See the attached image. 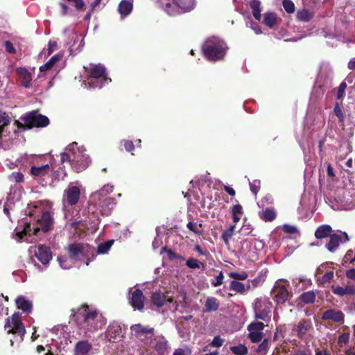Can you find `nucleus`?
I'll return each mask as SVG.
<instances>
[{
  "mask_svg": "<svg viewBox=\"0 0 355 355\" xmlns=\"http://www.w3.org/2000/svg\"><path fill=\"white\" fill-rule=\"evenodd\" d=\"M74 320L80 330L94 333L101 329L107 322L106 318L98 311L82 305L73 315Z\"/></svg>",
  "mask_w": 355,
  "mask_h": 355,
  "instance_id": "f257e3e1",
  "label": "nucleus"
},
{
  "mask_svg": "<svg viewBox=\"0 0 355 355\" xmlns=\"http://www.w3.org/2000/svg\"><path fill=\"white\" fill-rule=\"evenodd\" d=\"M227 49L226 43L223 40L216 37L208 38L202 46L205 58L211 62L223 60Z\"/></svg>",
  "mask_w": 355,
  "mask_h": 355,
  "instance_id": "f03ea898",
  "label": "nucleus"
},
{
  "mask_svg": "<svg viewBox=\"0 0 355 355\" xmlns=\"http://www.w3.org/2000/svg\"><path fill=\"white\" fill-rule=\"evenodd\" d=\"M87 70L89 76L85 82L90 88L101 89L111 81L107 76L105 67L101 64H91Z\"/></svg>",
  "mask_w": 355,
  "mask_h": 355,
  "instance_id": "7ed1b4c3",
  "label": "nucleus"
},
{
  "mask_svg": "<svg viewBox=\"0 0 355 355\" xmlns=\"http://www.w3.org/2000/svg\"><path fill=\"white\" fill-rule=\"evenodd\" d=\"M67 250L70 259L84 261L87 266L95 257V249L89 245L72 243L68 246Z\"/></svg>",
  "mask_w": 355,
  "mask_h": 355,
  "instance_id": "20e7f679",
  "label": "nucleus"
},
{
  "mask_svg": "<svg viewBox=\"0 0 355 355\" xmlns=\"http://www.w3.org/2000/svg\"><path fill=\"white\" fill-rule=\"evenodd\" d=\"M53 222L54 220L52 214L49 211H45L36 220V225H31V223H26L21 234L24 235H37L40 230L47 232L53 228Z\"/></svg>",
  "mask_w": 355,
  "mask_h": 355,
  "instance_id": "39448f33",
  "label": "nucleus"
},
{
  "mask_svg": "<svg viewBox=\"0 0 355 355\" xmlns=\"http://www.w3.org/2000/svg\"><path fill=\"white\" fill-rule=\"evenodd\" d=\"M76 142L69 145L67 148L69 151H72L71 167L76 173H80L85 170L90 164L89 157L83 153L79 149L77 151L74 150L73 146H76Z\"/></svg>",
  "mask_w": 355,
  "mask_h": 355,
  "instance_id": "423d86ee",
  "label": "nucleus"
},
{
  "mask_svg": "<svg viewBox=\"0 0 355 355\" xmlns=\"http://www.w3.org/2000/svg\"><path fill=\"white\" fill-rule=\"evenodd\" d=\"M28 127V129L33 128H44L49 124V119L47 116L38 114L37 111H31L23 115L20 118Z\"/></svg>",
  "mask_w": 355,
  "mask_h": 355,
  "instance_id": "0eeeda50",
  "label": "nucleus"
},
{
  "mask_svg": "<svg viewBox=\"0 0 355 355\" xmlns=\"http://www.w3.org/2000/svg\"><path fill=\"white\" fill-rule=\"evenodd\" d=\"M272 302L266 298H257L254 304V311L257 319L268 321L270 319Z\"/></svg>",
  "mask_w": 355,
  "mask_h": 355,
  "instance_id": "6e6552de",
  "label": "nucleus"
},
{
  "mask_svg": "<svg viewBox=\"0 0 355 355\" xmlns=\"http://www.w3.org/2000/svg\"><path fill=\"white\" fill-rule=\"evenodd\" d=\"M289 285H284L279 282H276L273 286L271 294L274 301L277 304H284L286 301L291 300L293 297L291 291H288Z\"/></svg>",
  "mask_w": 355,
  "mask_h": 355,
  "instance_id": "1a4fd4ad",
  "label": "nucleus"
},
{
  "mask_svg": "<svg viewBox=\"0 0 355 355\" xmlns=\"http://www.w3.org/2000/svg\"><path fill=\"white\" fill-rule=\"evenodd\" d=\"M4 328L8 334H18L22 337L26 333V329L18 313H14L11 318L6 319Z\"/></svg>",
  "mask_w": 355,
  "mask_h": 355,
  "instance_id": "9d476101",
  "label": "nucleus"
},
{
  "mask_svg": "<svg viewBox=\"0 0 355 355\" xmlns=\"http://www.w3.org/2000/svg\"><path fill=\"white\" fill-rule=\"evenodd\" d=\"M80 196V188L74 185L73 183H70L68 187L64 191V200L67 202L68 205L73 206L76 205Z\"/></svg>",
  "mask_w": 355,
  "mask_h": 355,
  "instance_id": "9b49d317",
  "label": "nucleus"
},
{
  "mask_svg": "<svg viewBox=\"0 0 355 355\" xmlns=\"http://www.w3.org/2000/svg\"><path fill=\"white\" fill-rule=\"evenodd\" d=\"M35 256L43 265H46L52 259V252L49 247L44 245H39L35 247Z\"/></svg>",
  "mask_w": 355,
  "mask_h": 355,
  "instance_id": "f8f14e48",
  "label": "nucleus"
},
{
  "mask_svg": "<svg viewBox=\"0 0 355 355\" xmlns=\"http://www.w3.org/2000/svg\"><path fill=\"white\" fill-rule=\"evenodd\" d=\"M155 341L153 348L158 355H166L168 353L169 344L167 339L163 336L159 335L153 337Z\"/></svg>",
  "mask_w": 355,
  "mask_h": 355,
  "instance_id": "ddd939ff",
  "label": "nucleus"
},
{
  "mask_svg": "<svg viewBox=\"0 0 355 355\" xmlns=\"http://www.w3.org/2000/svg\"><path fill=\"white\" fill-rule=\"evenodd\" d=\"M311 330H313V324L310 319L300 320L293 329L296 336L300 339H303Z\"/></svg>",
  "mask_w": 355,
  "mask_h": 355,
  "instance_id": "4468645a",
  "label": "nucleus"
},
{
  "mask_svg": "<svg viewBox=\"0 0 355 355\" xmlns=\"http://www.w3.org/2000/svg\"><path fill=\"white\" fill-rule=\"evenodd\" d=\"M130 329L135 332V337L139 340H144L143 336L149 335V338L155 336V329L149 326H144L141 324H135L131 326Z\"/></svg>",
  "mask_w": 355,
  "mask_h": 355,
  "instance_id": "2eb2a0df",
  "label": "nucleus"
},
{
  "mask_svg": "<svg viewBox=\"0 0 355 355\" xmlns=\"http://www.w3.org/2000/svg\"><path fill=\"white\" fill-rule=\"evenodd\" d=\"M145 297L140 289H136L132 293L130 304L135 310L141 311L144 307Z\"/></svg>",
  "mask_w": 355,
  "mask_h": 355,
  "instance_id": "dca6fc26",
  "label": "nucleus"
},
{
  "mask_svg": "<svg viewBox=\"0 0 355 355\" xmlns=\"http://www.w3.org/2000/svg\"><path fill=\"white\" fill-rule=\"evenodd\" d=\"M96 199L99 207L102 209V213L105 215H109L116 205V200L111 197H100V198Z\"/></svg>",
  "mask_w": 355,
  "mask_h": 355,
  "instance_id": "f3484780",
  "label": "nucleus"
},
{
  "mask_svg": "<svg viewBox=\"0 0 355 355\" xmlns=\"http://www.w3.org/2000/svg\"><path fill=\"white\" fill-rule=\"evenodd\" d=\"M345 315L341 311H336L335 309H328L325 311L322 315L323 320H331L334 322H344Z\"/></svg>",
  "mask_w": 355,
  "mask_h": 355,
  "instance_id": "a211bd4d",
  "label": "nucleus"
},
{
  "mask_svg": "<svg viewBox=\"0 0 355 355\" xmlns=\"http://www.w3.org/2000/svg\"><path fill=\"white\" fill-rule=\"evenodd\" d=\"M16 73L17 76L18 81L20 84L26 88L31 86V82L32 77L31 73L23 67H19L16 69Z\"/></svg>",
  "mask_w": 355,
  "mask_h": 355,
  "instance_id": "6ab92c4d",
  "label": "nucleus"
},
{
  "mask_svg": "<svg viewBox=\"0 0 355 355\" xmlns=\"http://www.w3.org/2000/svg\"><path fill=\"white\" fill-rule=\"evenodd\" d=\"M92 349V345L87 340H81L76 343L73 348L74 355H87Z\"/></svg>",
  "mask_w": 355,
  "mask_h": 355,
  "instance_id": "aec40b11",
  "label": "nucleus"
},
{
  "mask_svg": "<svg viewBox=\"0 0 355 355\" xmlns=\"http://www.w3.org/2000/svg\"><path fill=\"white\" fill-rule=\"evenodd\" d=\"M152 303L157 307H162L166 302L172 303L173 302V297H168L164 293L160 291L153 293L151 296Z\"/></svg>",
  "mask_w": 355,
  "mask_h": 355,
  "instance_id": "412c9836",
  "label": "nucleus"
},
{
  "mask_svg": "<svg viewBox=\"0 0 355 355\" xmlns=\"http://www.w3.org/2000/svg\"><path fill=\"white\" fill-rule=\"evenodd\" d=\"M159 1L165 12L171 16H175L183 12L180 11L181 9L173 1L172 3L170 2V0H159Z\"/></svg>",
  "mask_w": 355,
  "mask_h": 355,
  "instance_id": "4be33fe9",
  "label": "nucleus"
},
{
  "mask_svg": "<svg viewBox=\"0 0 355 355\" xmlns=\"http://www.w3.org/2000/svg\"><path fill=\"white\" fill-rule=\"evenodd\" d=\"M331 290L334 294L340 297L344 295H355V286L353 284H347L345 287L340 286H332Z\"/></svg>",
  "mask_w": 355,
  "mask_h": 355,
  "instance_id": "5701e85b",
  "label": "nucleus"
},
{
  "mask_svg": "<svg viewBox=\"0 0 355 355\" xmlns=\"http://www.w3.org/2000/svg\"><path fill=\"white\" fill-rule=\"evenodd\" d=\"M258 215L260 219L267 223L273 221L277 218V214L275 208L268 207L259 211Z\"/></svg>",
  "mask_w": 355,
  "mask_h": 355,
  "instance_id": "b1692460",
  "label": "nucleus"
},
{
  "mask_svg": "<svg viewBox=\"0 0 355 355\" xmlns=\"http://www.w3.org/2000/svg\"><path fill=\"white\" fill-rule=\"evenodd\" d=\"M51 167L49 164L42 165L40 166H32L31 173L34 177L43 178L49 173Z\"/></svg>",
  "mask_w": 355,
  "mask_h": 355,
  "instance_id": "393cba45",
  "label": "nucleus"
},
{
  "mask_svg": "<svg viewBox=\"0 0 355 355\" xmlns=\"http://www.w3.org/2000/svg\"><path fill=\"white\" fill-rule=\"evenodd\" d=\"M329 237L330 239L326 244V248L329 252H334L342 241L341 236L337 234H332Z\"/></svg>",
  "mask_w": 355,
  "mask_h": 355,
  "instance_id": "a878e982",
  "label": "nucleus"
},
{
  "mask_svg": "<svg viewBox=\"0 0 355 355\" xmlns=\"http://www.w3.org/2000/svg\"><path fill=\"white\" fill-rule=\"evenodd\" d=\"M332 228L329 225L319 226L315 232V236L318 239H322L330 236L332 234Z\"/></svg>",
  "mask_w": 355,
  "mask_h": 355,
  "instance_id": "bb28decb",
  "label": "nucleus"
},
{
  "mask_svg": "<svg viewBox=\"0 0 355 355\" xmlns=\"http://www.w3.org/2000/svg\"><path fill=\"white\" fill-rule=\"evenodd\" d=\"M219 301L214 297H208L205 304V312L216 311L219 308Z\"/></svg>",
  "mask_w": 355,
  "mask_h": 355,
  "instance_id": "cd10ccee",
  "label": "nucleus"
},
{
  "mask_svg": "<svg viewBox=\"0 0 355 355\" xmlns=\"http://www.w3.org/2000/svg\"><path fill=\"white\" fill-rule=\"evenodd\" d=\"M17 309H21L24 312L29 313L32 310V304L30 301L26 300L23 296L18 297L16 300Z\"/></svg>",
  "mask_w": 355,
  "mask_h": 355,
  "instance_id": "c85d7f7f",
  "label": "nucleus"
},
{
  "mask_svg": "<svg viewBox=\"0 0 355 355\" xmlns=\"http://www.w3.org/2000/svg\"><path fill=\"white\" fill-rule=\"evenodd\" d=\"M183 12H187L194 8V0H172Z\"/></svg>",
  "mask_w": 355,
  "mask_h": 355,
  "instance_id": "c756f323",
  "label": "nucleus"
},
{
  "mask_svg": "<svg viewBox=\"0 0 355 355\" xmlns=\"http://www.w3.org/2000/svg\"><path fill=\"white\" fill-rule=\"evenodd\" d=\"M132 3L128 0H122L118 6V10L121 16H128L132 10Z\"/></svg>",
  "mask_w": 355,
  "mask_h": 355,
  "instance_id": "7c9ffc66",
  "label": "nucleus"
},
{
  "mask_svg": "<svg viewBox=\"0 0 355 355\" xmlns=\"http://www.w3.org/2000/svg\"><path fill=\"white\" fill-rule=\"evenodd\" d=\"M278 17L275 12H267L263 15V23L270 28H272L277 24Z\"/></svg>",
  "mask_w": 355,
  "mask_h": 355,
  "instance_id": "2f4dec72",
  "label": "nucleus"
},
{
  "mask_svg": "<svg viewBox=\"0 0 355 355\" xmlns=\"http://www.w3.org/2000/svg\"><path fill=\"white\" fill-rule=\"evenodd\" d=\"M296 17L300 21L309 22L313 17V12L307 9H302L297 11Z\"/></svg>",
  "mask_w": 355,
  "mask_h": 355,
  "instance_id": "473e14b6",
  "label": "nucleus"
},
{
  "mask_svg": "<svg viewBox=\"0 0 355 355\" xmlns=\"http://www.w3.org/2000/svg\"><path fill=\"white\" fill-rule=\"evenodd\" d=\"M250 8L252 9V12L254 16V17L260 21L261 18V2L259 0H252L250 3Z\"/></svg>",
  "mask_w": 355,
  "mask_h": 355,
  "instance_id": "72a5a7b5",
  "label": "nucleus"
},
{
  "mask_svg": "<svg viewBox=\"0 0 355 355\" xmlns=\"http://www.w3.org/2000/svg\"><path fill=\"white\" fill-rule=\"evenodd\" d=\"M121 333V328L119 325L113 324L109 326L107 331V336L109 337V340L116 339Z\"/></svg>",
  "mask_w": 355,
  "mask_h": 355,
  "instance_id": "f704fd0d",
  "label": "nucleus"
},
{
  "mask_svg": "<svg viewBox=\"0 0 355 355\" xmlns=\"http://www.w3.org/2000/svg\"><path fill=\"white\" fill-rule=\"evenodd\" d=\"M315 293L313 291L304 292L300 296V300L304 304H313L315 300Z\"/></svg>",
  "mask_w": 355,
  "mask_h": 355,
  "instance_id": "c9c22d12",
  "label": "nucleus"
},
{
  "mask_svg": "<svg viewBox=\"0 0 355 355\" xmlns=\"http://www.w3.org/2000/svg\"><path fill=\"white\" fill-rule=\"evenodd\" d=\"M10 118L9 116L2 110H0V137L5 130V128L10 123Z\"/></svg>",
  "mask_w": 355,
  "mask_h": 355,
  "instance_id": "e433bc0d",
  "label": "nucleus"
},
{
  "mask_svg": "<svg viewBox=\"0 0 355 355\" xmlns=\"http://www.w3.org/2000/svg\"><path fill=\"white\" fill-rule=\"evenodd\" d=\"M231 213L234 223H238L241 220L240 216L243 214V207L240 204L233 205L231 209Z\"/></svg>",
  "mask_w": 355,
  "mask_h": 355,
  "instance_id": "4c0bfd02",
  "label": "nucleus"
},
{
  "mask_svg": "<svg viewBox=\"0 0 355 355\" xmlns=\"http://www.w3.org/2000/svg\"><path fill=\"white\" fill-rule=\"evenodd\" d=\"M60 59L61 55L58 54L54 55L50 58V60L46 63H45L40 67V71L42 72L51 69L54 66V64Z\"/></svg>",
  "mask_w": 355,
  "mask_h": 355,
  "instance_id": "58836bf2",
  "label": "nucleus"
},
{
  "mask_svg": "<svg viewBox=\"0 0 355 355\" xmlns=\"http://www.w3.org/2000/svg\"><path fill=\"white\" fill-rule=\"evenodd\" d=\"M113 186L112 185H105L99 191L95 192L92 197L94 198H100V197H107V195L112 192Z\"/></svg>",
  "mask_w": 355,
  "mask_h": 355,
  "instance_id": "ea45409f",
  "label": "nucleus"
},
{
  "mask_svg": "<svg viewBox=\"0 0 355 355\" xmlns=\"http://www.w3.org/2000/svg\"><path fill=\"white\" fill-rule=\"evenodd\" d=\"M230 289L239 293H244L246 291L245 285L236 280H232L230 284Z\"/></svg>",
  "mask_w": 355,
  "mask_h": 355,
  "instance_id": "a19ab883",
  "label": "nucleus"
},
{
  "mask_svg": "<svg viewBox=\"0 0 355 355\" xmlns=\"http://www.w3.org/2000/svg\"><path fill=\"white\" fill-rule=\"evenodd\" d=\"M114 241V240H108L103 243H101L97 247L96 252L98 254H103L107 253L112 245H113Z\"/></svg>",
  "mask_w": 355,
  "mask_h": 355,
  "instance_id": "79ce46f5",
  "label": "nucleus"
},
{
  "mask_svg": "<svg viewBox=\"0 0 355 355\" xmlns=\"http://www.w3.org/2000/svg\"><path fill=\"white\" fill-rule=\"evenodd\" d=\"M235 228H236L235 225H230V227L227 230H225L222 233L221 239H223V241H224V243L226 245H229L230 240L231 239V238L232 237V236L234 234Z\"/></svg>",
  "mask_w": 355,
  "mask_h": 355,
  "instance_id": "37998d69",
  "label": "nucleus"
},
{
  "mask_svg": "<svg viewBox=\"0 0 355 355\" xmlns=\"http://www.w3.org/2000/svg\"><path fill=\"white\" fill-rule=\"evenodd\" d=\"M230 349L235 355H247L248 353V347L243 344L232 346Z\"/></svg>",
  "mask_w": 355,
  "mask_h": 355,
  "instance_id": "c03bdc74",
  "label": "nucleus"
},
{
  "mask_svg": "<svg viewBox=\"0 0 355 355\" xmlns=\"http://www.w3.org/2000/svg\"><path fill=\"white\" fill-rule=\"evenodd\" d=\"M202 227V223H199L198 224L197 223H195L193 221H189L187 224V227L192 232H193L194 234H197V235H202L203 234V231L202 230H200V228Z\"/></svg>",
  "mask_w": 355,
  "mask_h": 355,
  "instance_id": "a18cd8bd",
  "label": "nucleus"
},
{
  "mask_svg": "<svg viewBox=\"0 0 355 355\" xmlns=\"http://www.w3.org/2000/svg\"><path fill=\"white\" fill-rule=\"evenodd\" d=\"M186 265L188 268L191 269L200 268V266H202L203 268H205V264L195 258L188 259Z\"/></svg>",
  "mask_w": 355,
  "mask_h": 355,
  "instance_id": "49530a36",
  "label": "nucleus"
},
{
  "mask_svg": "<svg viewBox=\"0 0 355 355\" xmlns=\"http://www.w3.org/2000/svg\"><path fill=\"white\" fill-rule=\"evenodd\" d=\"M121 150L124 148L127 152L132 153L135 150V145L131 140L123 139L120 142Z\"/></svg>",
  "mask_w": 355,
  "mask_h": 355,
  "instance_id": "de8ad7c7",
  "label": "nucleus"
},
{
  "mask_svg": "<svg viewBox=\"0 0 355 355\" xmlns=\"http://www.w3.org/2000/svg\"><path fill=\"white\" fill-rule=\"evenodd\" d=\"M67 176V172L64 167H59L57 170L53 171V180H63Z\"/></svg>",
  "mask_w": 355,
  "mask_h": 355,
  "instance_id": "09e8293b",
  "label": "nucleus"
},
{
  "mask_svg": "<svg viewBox=\"0 0 355 355\" xmlns=\"http://www.w3.org/2000/svg\"><path fill=\"white\" fill-rule=\"evenodd\" d=\"M265 327V325L261 322H254L251 324H250L248 327V330L249 331H257V332H261V331L263 330Z\"/></svg>",
  "mask_w": 355,
  "mask_h": 355,
  "instance_id": "8fccbe9b",
  "label": "nucleus"
},
{
  "mask_svg": "<svg viewBox=\"0 0 355 355\" xmlns=\"http://www.w3.org/2000/svg\"><path fill=\"white\" fill-rule=\"evenodd\" d=\"M8 179L12 182H21L24 181V175L21 172H13L8 176Z\"/></svg>",
  "mask_w": 355,
  "mask_h": 355,
  "instance_id": "3c124183",
  "label": "nucleus"
},
{
  "mask_svg": "<svg viewBox=\"0 0 355 355\" xmlns=\"http://www.w3.org/2000/svg\"><path fill=\"white\" fill-rule=\"evenodd\" d=\"M263 334L262 332L250 331L248 338L250 339L252 343H258L263 338Z\"/></svg>",
  "mask_w": 355,
  "mask_h": 355,
  "instance_id": "603ef678",
  "label": "nucleus"
},
{
  "mask_svg": "<svg viewBox=\"0 0 355 355\" xmlns=\"http://www.w3.org/2000/svg\"><path fill=\"white\" fill-rule=\"evenodd\" d=\"M282 5L287 13L294 12L295 4L291 0H283Z\"/></svg>",
  "mask_w": 355,
  "mask_h": 355,
  "instance_id": "864d4df0",
  "label": "nucleus"
},
{
  "mask_svg": "<svg viewBox=\"0 0 355 355\" xmlns=\"http://www.w3.org/2000/svg\"><path fill=\"white\" fill-rule=\"evenodd\" d=\"M261 188V181L259 180H254L250 182V189L252 193L257 196Z\"/></svg>",
  "mask_w": 355,
  "mask_h": 355,
  "instance_id": "5fc2aeb1",
  "label": "nucleus"
},
{
  "mask_svg": "<svg viewBox=\"0 0 355 355\" xmlns=\"http://www.w3.org/2000/svg\"><path fill=\"white\" fill-rule=\"evenodd\" d=\"M269 349V339L265 338L261 343L258 346L256 352L257 353L266 354Z\"/></svg>",
  "mask_w": 355,
  "mask_h": 355,
  "instance_id": "6e6d98bb",
  "label": "nucleus"
},
{
  "mask_svg": "<svg viewBox=\"0 0 355 355\" xmlns=\"http://www.w3.org/2000/svg\"><path fill=\"white\" fill-rule=\"evenodd\" d=\"M229 276L234 280H245L248 278V273L245 271L239 273L235 272H231L229 273Z\"/></svg>",
  "mask_w": 355,
  "mask_h": 355,
  "instance_id": "4d7b16f0",
  "label": "nucleus"
},
{
  "mask_svg": "<svg viewBox=\"0 0 355 355\" xmlns=\"http://www.w3.org/2000/svg\"><path fill=\"white\" fill-rule=\"evenodd\" d=\"M164 252H166L167 256L170 260H173L175 259H183L181 256L174 252L172 250L167 248L166 247H164L162 249V253Z\"/></svg>",
  "mask_w": 355,
  "mask_h": 355,
  "instance_id": "13d9d810",
  "label": "nucleus"
},
{
  "mask_svg": "<svg viewBox=\"0 0 355 355\" xmlns=\"http://www.w3.org/2000/svg\"><path fill=\"white\" fill-rule=\"evenodd\" d=\"M347 88V84L345 82H343L340 84L338 88V92L336 98L337 99H342L345 95V89Z\"/></svg>",
  "mask_w": 355,
  "mask_h": 355,
  "instance_id": "bf43d9fd",
  "label": "nucleus"
},
{
  "mask_svg": "<svg viewBox=\"0 0 355 355\" xmlns=\"http://www.w3.org/2000/svg\"><path fill=\"white\" fill-rule=\"evenodd\" d=\"M224 340L220 336H216L214 338L212 341L209 343L210 347H220L223 345Z\"/></svg>",
  "mask_w": 355,
  "mask_h": 355,
  "instance_id": "052dcab7",
  "label": "nucleus"
},
{
  "mask_svg": "<svg viewBox=\"0 0 355 355\" xmlns=\"http://www.w3.org/2000/svg\"><path fill=\"white\" fill-rule=\"evenodd\" d=\"M69 2H74V6L78 11H83L85 9V3L83 0H67Z\"/></svg>",
  "mask_w": 355,
  "mask_h": 355,
  "instance_id": "680f3d73",
  "label": "nucleus"
},
{
  "mask_svg": "<svg viewBox=\"0 0 355 355\" xmlns=\"http://www.w3.org/2000/svg\"><path fill=\"white\" fill-rule=\"evenodd\" d=\"M14 124L17 127V130L14 131V132L15 134L18 133V132H24L26 130H28V127L26 125V123H22L20 121H19L18 120H15L14 122Z\"/></svg>",
  "mask_w": 355,
  "mask_h": 355,
  "instance_id": "e2e57ef3",
  "label": "nucleus"
},
{
  "mask_svg": "<svg viewBox=\"0 0 355 355\" xmlns=\"http://www.w3.org/2000/svg\"><path fill=\"white\" fill-rule=\"evenodd\" d=\"M223 279H224V275H223V272L220 271L219 272V274L216 276V281L215 282H211V285L214 287H218V286H220L223 284Z\"/></svg>",
  "mask_w": 355,
  "mask_h": 355,
  "instance_id": "0e129e2a",
  "label": "nucleus"
},
{
  "mask_svg": "<svg viewBox=\"0 0 355 355\" xmlns=\"http://www.w3.org/2000/svg\"><path fill=\"white\" fill-rule=\"evenodd\" d=\"M283 231L284 233L293 234L297 232V229L295 226L285 224L283 226Z\"/></svg>",
  "mask_w": 355,
  "mask_h": 355,
  "instance_id": "69168bd1",
  "label": "nucleus"
},
{
  "mask_svg": "<svg viewBox=\"0 0 355 355\" xmlns=\"http://www.w3.org/2000/svg\"><path fill=\"white\" fill-rule=\"evenodd\" d=\"M334 277V271L331 270L329 272H326L322 277L321 282L322 284H326L329 282Z\"/></svg>",
  "mask_w": 355,
  "mask_h": 355,
  "instance_id": "338daca9",
  "label": "nucleus"
},
{
  "mask_svg": "<svg viewBox=\"0 0 355 355\" xmlns=\"http://www.w3.org/2000/svg\"><path fill=\"white\" fill-rule=\"evenodd\" d=\"M72 153L71 154L67 153H62L60 154V162L62 164L65 162H69L71 164Z\"/></svg>",
  "mask_w": 355,
  "mask_h": 355,
  "instance_id": "774afa93",
  "label": "nucleus"
}]
</instances>
